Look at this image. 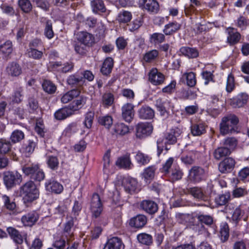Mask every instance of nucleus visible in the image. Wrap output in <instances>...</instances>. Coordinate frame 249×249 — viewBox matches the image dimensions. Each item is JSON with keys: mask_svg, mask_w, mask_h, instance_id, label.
<instances>
[{"mask_svg": "<svg viewBox=\"0 0 249 249\" xmlns=\"http://www.w3.org/2000/svg\"><path fill=\"white\" fill-rule=\"evenodd\" d=\"M182 132V129L180 127L172 128L165 137L159 138L157 142L158 155L160 156L164 150L165 153L170 149L169 146L176 142Z\"/></svg>", "mask_w": 249, "mask_h": 249, "instance_id": "f257e3e1", "label": "nucleus"}, {"mask_svg": "<svg viewBox=\"0 0 249 249\" xmlns=\"http://www.w3.org/2000/svg\"><path fill=\"white\" fill-rule=\"evenodd\" d=\"M39 188L31 180L25 183L20 188V195L23 203L28 206L39 196Z\"/></svg>", "mask_w": 249, "mask_h": 249, "instance_id": "f03ea898", "label": "nucleus"}, {"mask_svg": "<svg viewBox=\"0 0 249 249\" xmlns=\"http://www.w3.org/2000/svg\"><path fill=\"white\" fill-rule=\"evenodd\" d=\"M239 120L234 115L230 114L222 118L220 124V132L222 135L238 133Z\"/></svg>", "mask_w": 249, "mask_h": 249, "instance_id": "7ed1b4c3", "label": "nucleus"}, {"mask_svg": "<svg viewBox=\"0 0 249 249\" xmlns=\"http://www.w3.org/2000/svg\"><path fill=\"white\" fill-rule=\"evenodd\" d=\"M22 170L26 176L35 180L40 181L45 178L44 173L38 164H27L22 167Z\"/></svg>", "mask_w": 249, "mask_h": 249, "instance_id": "20e7f679", "label": "nucleus"}, {"mask_svg": "<svg viewBox=\"0 0 249 249\" xmlns=\"http://www.w3.org/2000/svg\"><path fill=\"white\" fill-rule=\"evenodd\" d=\"M4 183L7 188L19 184L22 181L21 175L17 171H7L4 173Z\"/></svg>", "mask_w": 249, "mask_h": 249, "instance_id": "39448f33", "label": "nucleus"}, {"mask_svg": "<svg viewBox=\"0 0 249 249\" xmlns=\"http://www.w3.org/2000/svg\"><path fill=\"white\" fill-rule=\"evenodd\" d=\"M153 127L147 122H141L136 126V136L140 139L145 138L150 136L152 133Z\"/></svg>", "mask_w": 249, "mask_h": 249, "instance_id": "423d86ee", "label": "nucleus"}, {"mask_svg": "<svg viewBox=\"0 0 249 249\" xmlns=\"http://www.w3.org/2000/svg\"><path fill=\"white\" fill-rule=\"evenodd\" d=\"M90 210L93 217H98L103 210L102 203L98 194H93L90 202Z\"/></svg>", "mask_w": 249, "mask_h": 249, "instance_id": "0eeeda50", "label": "nucleus"}, {"mask_svg": "<svg viewBox=\"0 0 249 249\" xmlns=\"http://www.w3.org/2000/svg\"><path fill=\"white\" fill-rule=\"evenodd\" d=\"M156 107L161 116L166 117L169 114V110H172L174 107L168 100L158 99L156 102Z\"/></svg>", "mask_w": 249, "mask_h": 249, "instance_id": "6e6552de", "label": "nucleus"}, {"mask_svg": "<svg viewBox=\"0 0 249 249\" xmlns=\"http://www.w3.org/2000/svg\"><path fill=\"white\" fill-rule=\"evenodd\" d=\"M198 220L201 222V223H198L197 225H193L190 227L193 232H200L202 231L201 229H203V226L202 224V223L206 225H211L213 222V218L208 215L199 214L197 216Z\"/></svg>", "mask_w": 249, "mask_h": 249, "instance_id": "1a4fd4ad", "label": "nucleus"}, {"mask_svg": "<svg viewBox=\"0 0 249 249\" xmlns=\"http://www.w3.org/2000/svg\"><path fill=\"white\" fill-rule=\"evenodd\" d=\"M205 175V172L203 168L194 166L190 170L189 177L191 180L199 182L204 178Z\"/></svg>", "mask_w": 249, "mask_h": 249, "instance_id": "9d476101", "label": "nucleus"}, {"mask_svg": "<svg viewBox=\"0 0 249 249\" xmlns=\"http://www.w3.org/2000/svg\"><path fill=\"white\" fill-rule=\"evenodd\" d=\"M134 106L131 103H126L122 107V114L124 120L126 122H130L134 116Z\"/></svg>", "mask_w": 249, "mask_h": 249, "instance_id": "9b49d317", "label": "nucleus"}, {"mask_svg": "<svg viewBox=\"0 0 249 249\" xmlns=\"http://www.w3.org/2000/svg\"><path fill=\"white\" fill-rule=\"evenodd\" d=\"M139 4L141 7L151 13H156L159 9V3L156 0H139Z\"/></svg>", "mask_w": 249, "mask_h": 249, "instance_id": "f8f14e48", "label": "nucleus"}, {"mask_svg": "<svg viewBox=\"0 0 249 249\" xmlns=\"http://www.w3.org/2000/svg\"><path fill=\"white\" fill-rule=\"evenodd\" d=\"M77 40L82 44L89 46L94 42V37L91 34L87 32H79L76 34Z\"/></svg>", "mask_w": 249, "mask_h": 249, "instance_id": "ddd939ff", "label": "nucleus"}, {"mask_svg": "<svg viewBox=\"0 0 249 249\" xmlns=\"http://www.w3.org/2000/svg\"><path fill=\"white\" fill-rule=\"evenodd\" d=\"M124 245L121 238L113 237L108 239L103 249H124Z\"/></svg>", "mask_w": 249, "mask_h": 249, "instance_id": "4468645a", "label": "nucleus"}, {"mask_svg": "<svg viewBox=\"0 0 249 249\" xmlns=\"http://www.w3.org/2000/svg\"><path fill=\"white\" fill-rule=\"evenodd\" d=\"M248 100V95L246 93H241L235 97L230 99L229 103L233 107H241L247 103Z\"/></svg>", "mask_w": 249, "mask_h": 249, "instance_id": "2eb2a0df", "label": "nucleus"}, {"mask_svg": "<svg viewBox=\"0 0 249 249\" xmlns=\"http://www.w3.org/2000/svg\"><path fill=\"white\" fill-rule=\"evenodd\" d=\"M5 71L8 76L18 77L22 72V69L19 65L15 62L9 63L5 69Z\"/></svg>", "mask_w": 249, "mask_h": 249, "instance_id": "dca6fc26", "label": "nucleus"}, {"mask_svg": "<svg viewBox=\"0 0 249 249\" xmlns=\"http://www.w3.org/2000/svg\"><path fill=\"white\" fill-rule=\"evenodd\" d=\"M149 79L150 82L154 85H159L162 84L164 80V76L157 69H153L149 74Z\"/></svg>", "mask_w": 249, "mask_h": 249, "instance_id": "f3484780", "label": "nucleus"}, {"mask_svg": "<svg viewBox=\"0 0 249 249\" xmlns=\"http://www.w3.org/2000/svg\"><path fill=\"white\" fill-rule=\"evenodd\" d=\"M235 162L233 159L228 158L221 161L218 166L219 171L222 173L230 172L234 166Z\"/></svg>", "mask_w": 249, "mask_h": 249, "instance_id": "a211bd4d", "label": "nucleus"}, {"mask_svg": "<svg viewBox=\"0 0 249 249\" xmlns=\"http://www.w3.org/2000/svg\"><path fill=\"white\" fill-rule=\"evenodd\" d=\"M141 208L146 213L149 214L155 213L158 210L157 203L152 200H143L140 204Z\"/></svg>", "mask_w": 249, "mask_h": 249, "instance_id": "6ab92c4d", "label": "nucleus"}, {"mask_svg": "<svg viewBox=\"0 0 249 249\" xmlns=\"http://www.w3.org/2000/svg\"><path fill=\"white\" fill-rule=\"evenodd\" d=\"M38 215L36 212H31L22 216L21 221L25 226H32L37 221Z\"/></svg>", "mask_w": 249, "mask_h": 249, "instance_id": "aec40b11", "label": "nucleus"}, {"mask_svg": "<svg viewBox=\"0 0 249 249\" xmlns=\"http://www.w3.org/2000/svg\"><path fill=\"white\" fill-rule=\"evenodd\" d=\"M147 222L146 216L142 214L138 215L130 219L129 225L135 228L142 227Z\"/></svg>", "mask_w": 249, "mask_h": 249, "instance_id": "412c9836", "label": "nucleus"}, {"mask_svg": "<svg viewBox=\"0 0 249 249\" xmlns=\"http://www.w3.org/2000/svg\"><path fill=\"white\" fill-rule=\"evenodd\" d=\"M116 165L122 168L130 169L132 167L130 155L126 154L118 158L116 161Z\"/></svg>", "mask_w": 249, "mask_h": 249, "instance_id": "4be33fe9", "label": "nucleus"}, {"mask_svg": "<svg viewBox=\"0 0 249 249\" xmlns=\"http://www.w3.org/2000/svg\"><path fill=\"white\" fill-rule=\"evenodd\" d=\"M45 185L46 190L55 194H60L63 190V186L54 180L47 181Z\"/></svg>", "mask_w": 249, "mask_h": 249, "instance_id": "5701e85b", "label": "nucleus"}, {"mask_svg": "<svg viewBox=\"0 0 249 249\" xmlns=\"http://www.w3.org/2000/svg\"><path fill=\"white\" fill-rule=\"evenodd\" d=\"M138 115L140 119L143 120L151 119L155 116V112L148 106H142L138 111Z\"/></svg>", "mask_w": 249, "mask_h": 249, "instance_id": "b1692460", "label": "nucleus"}, {"mask_svg": "<svg viewBox=\"0 0 249 249\" xmlns=\"http://www.w3.org/2000/svg\"><path fill=\"white\" fill-rule=\"evenodd\" d=\"M188 192L196 199L204 201L208 199V194L206 192L204 193L201 188L197 187L190 188L188 190Z\"/></svg>", "mask_w": 249, "mask_h": 249, "instance_id": "393cba45", "label": "nucleus"}, {"mask_svg": "<svg viewBox=\"0 0 249 249\" xmlns=\"http://www.w3.org/2000/svg\"><path fill=\"white\" fill-rule=\"evenodd\" d=\"M113 134L116 136H123L127 134L129 131V127L124 123H116L113 127Z\"/></svg>", "mask_w": 249, "mask_h": 249, "instance_id": "a878e982", "label": "nucleus"}, {"mask_svg": "<svg viewBox=\"0 0 249 249\" xmlns=\"http://www.w3.org/2000/svg\"><path fill=\"white\" fill-rule=\"evenodd\" d=\"M179 54L183 55L190 58H196L198 55V52L194 48L182 47L179 50Z\"/></svg>", "mask_w": 249, "mask_h": 249, "instance_id": "bb28decb", "label": "nucleus"}, {"mask_svg": "<svg viewBox=\"0 0 249 249\" xmlns=\"http://www.w3.org/2000/svg\"><path fill=\"white\" fill-rule=\"evenodd\" d=\"M79 129L78 125L72 123L68 125L63 131L61 138H69L75 134Z\"/></svg>", "mask_w": 249, "mask_h": 249, "instance_id": "cd10ccee", "label": "nucleus"}, {"mask_svg": "<svg viewBox=\"0 0 249 249\" xmlns=\"http://www.w3.org/2000/svg\"><path fill=\"white\" fill-rule=\"evenodd\" d=\"M72 113V110L69 106L58 110L55 112L54 115L56 119L61 120L66 119Z\"/></svg>", "mask_w": 249, "mask_h": 249, "instance_id": "c85d7f7f", "label": "nucleus"}, {"mask_svg": "<svg viewBox=\"0 0 249 249\" xmlns=\"http://www.w3.org/2000/svg\"><path fill=\"white\" fill-rule=\"evenodd\" d=\"M155 170L156 169L154 166H149L144 170L142 174V176L146 183L150 182L154 178Z\"/></svg>", "mask_w": 249, "mask_h": 249, "instance_id": "c756f323", "label": "nucleus"}, {"mask_svg": "<svg viewBox=\"0 0 249 249\" xmlns=\"http://www.w3.org/2000/svg\"><path fill=\"white\" fill-rule=\"evenodd\" d=\"M110 152L109 151H107L104 155L103 157L104 166H103V171L104 173L107 174H108L111 173L112 171V165L110 162Z\"/></svg>", "mask_w": 249, "mask_h": 249, "instance_id": "7c9ffc66", "label": "nucleus"}, {"mask_svg": "<svg viewBox=\"0 0 249 249\" xmlns=\"http://www.w3.org/2000/svg\"><path fill=\"white\" fill-rule=\"evenodd\" d=\"M183 172L179 166L173 165L171 169L170 174H168L169 177L173 181H176L181 179L183 176Z\"/></svg>", "mask_w": 249, "mask_h": 249, "instance_id": "2f4dec72", "label": "nucleus"}, {"mask_svg": "<svg viewBox=\"0 0 249 249\" xmlns=\"http://www.w3.org/2000/svg\"><path fill=\"white\" fill-rule=\"evenodd\" d=\"M53 69L58 71H62L64 72H69L73 68V65L71 63H67L62 66L59 62H54L52 63Z\"/></svg>", "mask_w": 249, "mask_h": 249, "instance_id": "473e14b6", "label": "nucleus"}, {"mask_svg": "<svg viewBox=\"0 0 249 249\" xmlns=\"http://www.w3.org/2000/svg\"><path fill=\"white\" fill-rule=\"evenodd\" d=\"M113 66V60L111 57L107 58L101 69V71L103 74L107 75L110 73Z\"/></svg>", "mask_w": 249, "mask_h": 249, "instance_id": "72a5a7b5", "label": "nucleus"}, {"mask_svg": "<svg viewBox=\"0 0 249 249\" xmlns=\"http://www.w3.org/2000/svg\"><path fill=\"white\" fill-rule=\"evenodd\" d=\"M150 159L151 158L148 155L140 151L138 152L135 156V160L141 166L148 164Z\"/></svg>", "mask_w": 249, "mask_h": 249, "instance_id": "f704fd0d", "label": "nucleus"}, {"mask_svg": "<svg viewBox=\"0 0 249 249\" xmlns=\"http://www.w3.org/2000/svg\"><path fill=\"white\" fill-rule=\"evenodd\" d=\"M91 5L94 13H103L106 11V8L103 1L101 0H94L91 1Z\"/></svg>", "mask_w": 249, "mask_h": 249, "instance_id": "c9c22d12", "label": "nucleus"}, {"mask_svg": "<svg viewBox=\"0 0 249 249\" xmlns=\"http://www.w3.org/2000/svg\"><path fill=\"white\" fill-rule=\"evenodd\" d=\"M80 94L79 90L72 89L64 94L61 97V102L63 103H67L74 97H77Z\"/></svg>", "mask_w": 249, "mask_h": 249, "instance_id": "e433bc0d", "label": "nucleus"}, {"mask_svg": "<svg viewBox=\"0 0 249 249\" xmlns=\"http://www.w3.org/2000/svg\"><path fill=\"white\" fill-rule=\"evenodd\" d=\"M180 27V25L177 22L170 23L165 26L163 32L166 35H170L176 32Z\"/></svg>", "mask_w": 249, "mask_h": 249, "instance_id": "4c0bfd02", "label": "nucleus"}, {"mask_svg": "<svg viewBox=\"0 0 249 249\" xmlns=\"http://www.w3.org/2000/svg\"><path fill=\"white\" fill-rule=\"evenodd\" d=\"M114 100V96L110 93H106L102 96V104L105 107H108L111 106L113 104Z\"/></svg>", "mask_w": 249, "mask_h": 249, "instance_id": "58836bf2", "label": "nucleus"}, {"mask_svg": "<svg viewBox=\"0 0 249 249\" xmlns=\"http://www.w3.org/2000/svg\"><path fill=\"white\" fill-rule=\"evenodd\" d=\"M205 131V128L203 124H194L191 126V132L194 136H199Z\"/></svg>", "mask_w": 249, "mask_h": 249, "instance_id": "ea45409f", "label": "nucleus"}, {"mask_svg": "<svg viewBox=\"0 0 249 249\" xmlns=\"http://www.w3.org/2000/svg\"><path fill=\"white\" fill-rule=\"evenodd\" d=\"M26 54L27 56L34 59H40L43 56V52L38 51L33 48H29L27 50Z\"/></svg>", "mask_w": 249, "mask_h": 249, "instance_id": "a19ab883", "label": "nucleus"}, {"mask_svg": "<svg viewBox=\"0 0 249 249\" xmlns=\"http://www.w3.org/2000/svg\"><path fill=\"white\" fill-rule=\"evenodd\" d=\"M132 18L131 13L127 11L120 12L117 16V19L120 23H127Z\"/></svg>", "mask_w": 249, "mask_h": 249, "instance_id": "79ce46f5", "label": "nucleus"}, {"mask_svg": "<svg viewBox=\"0 0 249 249\" xmlns=\"http://www.w3.org/2000/svg\"><path fill=\"white\" fill-rule=\"evenodd\" d=\"M86 97H81L79 99L73 102L72 104L69 106L73 112L74 111L81 108L86 104Z\"/></svg>", "mask_w": 249, "mask_h": 249, "instance_id": "37998d69", "label": "nucleus"}, {"mask_svg": "<svg viewBox=\"0 0 249 249\" xmlns=\"http://www.w3.org/2000/svg\"><path fill=\"white\" fill-rule=\"evenodd\" d=\"M237 144V140L233 137L227 138L223 142L224 147L227 148L230 151L233 150L236 147Z\"/></svg>", "mask_w": 249, "mask_h": 249, "instance_id": "c03bdc74", "label": "nucleus"}, {"mask_svg": "<svg viewBox=\"0 0 249 249\" xmlns=\"http://www.w3.org/2000/svg\"><path fill=\"white\" fill-rule=\"evenodd\" d=\"M98 122L100 124L109 129L112 124L113 119L109 115L102 116L99 118Z\"/></svg>", "mask_w": 249, "mask_h": 249, "instance_id": "a18cd8bd", "label": "nucleus"}, {"mask_svg": "<svg viewBox=\"0 0 249 249\" xmlns=\"http://www.w3.org/2000/svg\"><path fill=\"white\" fill-rule=\"evenodd\" d=\"M183 77L186 80L187 84L190 87H193L196 84V80L195 74L193 72H186Z\"/></svg>", "mask_w": 249, "mask_h": 249, "instance_id": "49530a36", "label": "nucleus"}, {"mask_svg": "<svg viewBox=\"0 0 249 249\" xmlns=\"http://www.w3.org/2000/svg\"><path fill=\"white\" fill-rule=\"evenodd\" d=\"M24 138V133L19 130H15L11 135L10 140L13 143L20 142Z\"/></svg>", "mask_w": 249, "mask_h": 249, "instance_id": "de8ad7c7", "label": "nucleus"}, {"mask_svg": "<svg viewBox=\"0 0 249 249\" xmlns=\"http://www.w3.org/2000/svg\"><path fill=\"white\" fill-rule=\"evenodd\" d=\"M67 83L69 85H78L81 86L84 83L82 77L78 76L77 75H70L67 79Z\"/></svg>", "mask_w": 249, "mask_h": 249, "instance_id": "09e8293b", "label": "nucleus"}, {"mask_svg": "<svg viewBox=\"0 0 249 249\" xmlns=\"http://www.w3.org/2000/svg\"><path fill=\"white\" fill-rule=\"evenodd\" d=\"M165 39L163 34L161 33H155L152 34L150 37V41L154 44H158L162 42Z\"/></svg>", "mask_w": 249, "mask_h": 249, "instance_id": "8fccbe9b", "label": "nucleus"}, {"mask_svg": "<svg viewBox=\"0 0 249 249\" xmlns=\"http://www.w3.org/2000/svg\"><path fill=\"white\" fill-rule=\"evenodd\" d=\"M94 117V113L93 111H90L86 114L84 124L87 128L90 129L91 127Z\"/></svg>", "mask_w": 249, "mask_h": 249, "instance_id": "3c124183", "label": "nucleus"}, {"mask_svg": "<svg viewBox=\"0 0 249 249\" xmlns=\"http://www.w3.org/2000/svg\"><path fill=\"white\" fill-rule=\"evenodd\" d=\"M42 87L44 91L49 93H53L56 90V88L54 84L47 80L44 81Z\"/></svg>", "mask_w": 249, "mask_h": 249, "instance_id": "603ef678", "label": "nucleus"}, {"mask_svg": "<svg viewBox=\"0 0 249 249\" xmlns=\"http://www.w3.org/2000/svg\"><path fill=\"white\" fill-rule=\"evenodd\" d=\"M228 40L230 44H235L237 43L240 39V35L239 33L232 30L229 31Z\"/></svg>", "mask_w": 249, "mask_h": 249, "instance_id": "864d4df0", "label": "nucleus"}, {"mask_svg": "<svg viewBox=\"0 0 249 249\" xmlns=\"http://www.w3.org/2000/svg\"><path fill=\"white\" fill-rule=\"evenodd\" d=\"M18 4L21 10L25 13H28L32 10V6L29 0H19Z\"/></svg>", "mask_w": 249, "mask_h": 249, "instance_id": "5fc2aeb1", "label": "nucleus"}, {"mask_svg": "<svg viewBox=\"0 0 249 249\" xmlns=\"http://www.w3.org/2000/svg\"><path fill=\"white\" fill-rule=\"evenodd\" d=\"M230 198V194L229 193H226L217 196L215 198V201L217 205H224L229 201Z\"/></svg>", "mask_w": 249, "mask_h": 249, "instance_id": "6e6d98bb", "label": "nucleus"}, {"mask_svg": "<svg viewBox=\"0 0 249 249\" xmlns=\"http://www.w3.org/2000/svg\"><path fill=\"white\" fill-rule=\"evenodd\" d=\"M231 151L225 147H219L216 149L214 153V156L216 159H220L221 158L229 155Z\"/></svg>", "mask_w": 249, "mask_h": 249, "instance_id": "4d7b16f0", "label": "nucleus"}, {"mask_svg": "<svg viewBox=\"0 0 249 249\" xmlns=\"http://www.w3.org/2000/svg\"><path fill=\"white\" fill-rule=\"evenodd\" d=\"M0 51L6 55L10 54L13 51L11 41L8 40L4 43L1 42Z\"/></svg>", "mask_w": 249, "mask_h": 249, "instance_id": "13d9d810", "label": "nucleus"}, {"mask_svg": "<svg viewBox=\"0 0 249 249\" xmlns=\"http://www.w3.org/2000/svg\"><path fill=\"white\" fill-rule=\"evenodd\" d=\"M137 239L143 245H149L152 243V237L150 234H138Z\"/></svg>", "mask_w": 249, "mask_h": 249, "instance_id": "bf43d9fd", "label": "nucleus"}, {"mask_svg": "<svg viewBox=\"0 0 249 249\" xmlns=\"http://www.w3.org/2000/svg\"><path fill=\"white\" fill-rule=\"evenodd\" d=\"M174 158L172 157L169 158L163 164L162 167L161 169L162 172L165 174H170L172 166L174 165L173 164Z\"/></svg>", "mask_w": 249, "mask_h": 249, "instance_id": "052dcab7", "label": "nucleus"}, {"mask_svg": "<svg viewBox=\"0 0 249 249\" xmlns=\"http://www.w3.org/2000/svg\"><path fill=\"white\" fill-rule=\"evenodd\" d=\"M1 197L4 206L7 209L13 210L16 208V205L15 203L11 201L9 196L5 195H3Z\"/></svg>", "mask_w": 249, "mask_h": 249, "instance_id": "680f3d73", "label": "nucleus"}, {"mask_svg": "<svg viewBox=\"0 0 249 249\" xmlns=\"http://www.w3.org/2000/svg\"><path fill=\"white\" fill-rule=\"evenodd\" d=\"M248 191L247 189L242 187H236L232 193V196L235 198H239L247 195Z\"/></svg>", "mask_w": 249, "mask_h": 249, "instance_id": "e2e57ef3", "label": "nucleus"}, {"mask_svg": "<svg viewBox=\"0 0 249 249\" xmlns=\"http://www.w3.org/2000/svg\"><path fill=\"white\" fill-rule=\"evenodd\" d=\"M46 161L48 167L53 170L56 169L58 166L59 162L56 157L49 156Z\"/></svg>", "mask_w": 249, "mask_h": 249, "instance_id": "0e129e2a", "label": "nucleus"}, {"mask_svg": "<svg viewBox=\"0 0 249 249\" xmlns=\"http://www.w3.org/2000/svg\"><path fill=\"white\" fill-rule=\"evenodd\" d=\"M44 34L45 36L49 39H52L54 36V33L52 28L51 21H48L46 23Z\"/></svg>", "mask_w": 249, "mask_h": 249, "instance_id": "69168bd1", "label": "nucleus"}, {"mask_svg": "<svg viewBox=\"0 0 249 249\" xmlns=\"http://www.w3.org/2000/svg\"><path fill=\"white\" fill-rule=\"evenodd\" d=\"M159 52L156 50H153L146 53L144 56L143 59L146 62H151L157 57Z\"/></svg>", "mask_w": 249, "mask_h": 249, "instance_id": "338daca9", "label": "nucleus"}, {"mask_svg": "<svg viewBox=\"0 0 249 249\" xmlns=\"http://www.w3.org/2000/svg\"><path fill=\"white\" fill-rule=\"evenodd\" d=\"M66 245L65 239L62 237H56L53 243V247L56 249H64Z\"/></svg>", "mask_w": 249, "mask_h": 249, "instance_id": "774afa93", "label": "nucleus"}]
</instances>
